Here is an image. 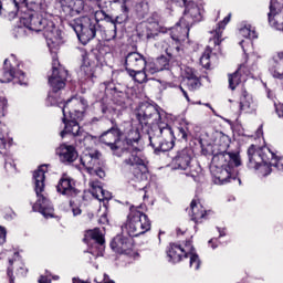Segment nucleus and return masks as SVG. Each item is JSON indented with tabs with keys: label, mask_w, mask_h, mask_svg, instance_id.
<instances>
[{
	"label": "nucleus",
	"mask_w": 283,
	"mask_h": 283,
	"mask_svg": "<svg viewBox=\"0 0 283 283\" xmlns=\"http://www.w3.org/2000/svg\"><path fill=\"white\" fill-rule=\"evenodd\" d=\"M111 248L115 253L132 255L134 253V239L132 235L125 237V234H118L111 242Z\"/></svg>",
	"instance_id": "nucleus-20"
},
{
	"label": "nucleus",
	"mask_w": 283,
	"mask_h": 283,
	"mask_svg": "<svg viewBox=\"0 0 283 283\" xmlns=\"http://www.w3.org/2000/svg\"><path fill=\"white\" fill-rule=\"evenodd\" d=\"M191 160H193L191 149L185 148L177 151V155L172 158L171 166L175 169L187 171L186 176H189L195 182H198L200 180L202 168L198 165H191Z\"/></svg>",
	"instance_id": "nucleus-11"
},
{
	"label": "nucleus",
	"mask_w": 283,
	"mask_h": 283,
	"mask_svg": "<svg viewBox=\"0 0 283 283\" xmlns=\"http://www.w3.org/2000/svg\"><path fill=\"white\" fill-rule=\"evenodd\" d=\"M9 264H12V260H9Z\"/></svg>",
	"instance_id": "nucleus-61"
},
{
	"label": "nucleus",
	"mask_w": 283,
	"mask_h": 283,
	"mask_svg": "<svg viewBox=\"0 0 283 283\" xmlns=\"http://www.w3.org/2000/svg\"><path fill=\"white\" fill-rule=\"evenodd\" d=\"M186 84L188 90H190L191 92H193V90H199L200 87V80L198 77H196L195 75H190L186 78Z\"/></svg>",
	"instance_id": "nucleus-39"
},
{
	"label": "nucleus",
	"mask_w": 283,
	"mask_h": 283,
	"mask_svg": "<svg viewBox=\"0 0 283 283\" xmlns=\"http://www.w3.org/2000/svg\"><path fill=\"white\" fill-rule=\"evenodd\" d=\"M56 191L62 193V196H76V193H78L74 187V180L67 176H63L60 179L56 186Z\"/></svg>",
	"instance_id": "nucleus-29"
},
{
	"label": "nucleus",
	"mask_w": 283,
	"mask_h": 283,
	"mask_svg": "<svg viewBox=\"0 0 283 283\" xmlns=\"http://www.w3.org/2000/svg\"><path fill=\"white\" fill-rule=\"evenodd\" d=\"M73 283H90V282H85V281H82L81 279L73 277Z\"/></svg>",
	"instance_id": "nucleus-56"
},
{
	"label": "nucleus",
	"mask_w": 283,
	"mask_h": 283,
	"mask_svg": "<svg viewBox=\"0 0 283 283\" xmlns=\"http://www.w3.org/2000/svg\"><path fill=\"white\" fill-rule=\"evenodd\" d=\"M239 184L242 182L240 179H238Z\"/></svg>",
	"instance_id": "nucleus-64"
},
{
	"label": "nucleus",
	"mask_w": 283,
	"mask_h": 283,
	"mask_svg": "<svg viewBox=\"0 0 283 283\" xmlns=\"http://www.w3.org/2000/svg\"><path fill=\"white\" fill-rule=\"evenodd\" d=\"M85 240H92L94 248L98 249L97 253L95 254L96 258H98V255H103V251H105V238H103V233H101L98 228L88 230L85 234Z\"/></svg>",
	"instance_id": "nucleus-28"
},
{
	"label": "nucleus",
	"mask_w": 283,
	"mask_h": 283,
	"mask_svg": "<svg viewBox=\"0 0 283 283\" xmlns=\"http://www.w3.org/2000/svg\"><path fill=\"white\" fill-rule=\"evenodd\" d=\"M212 138V161L210 172L214 185H227L238 180V167L242 165L240 155L235 153H227L231 139L221 132H216Z\"/></svg>",
	"instance_id": "nucleus-3"
},
{
	"label": "nucleus",
	"mask_w": 283,
	"mask_h": 283,
	"mask_svg": "<svg viewBox=\"0 0 283 283\" xmlns=\"http://www.w3.org/2000/svg\"><path fill=\"white\" fill-rule=\"evenodd\" d=\"M167 255L169 262H172V264H178V262L185 260V258H189L190 269H193V271L200 269V256L197 255L191 241H187L185 245L171 243L167 251Z\"/></svg>",
	"instance_id": "nucleus-10"
},
{
	"label": "nucleus",
	"mask_w": 283,
	"mask_h": 283,
	"mask_svg": "<svg viewBox=\"0 0 283 283\" xmlns=\"http://www.w3.org/2000/svg\"><path fill=\"white\" fill-rule=\"evenodd\" d=\"M229 21H231V13L228 14L223 21L219 22L212 31H210L211 36L209 39V45L200 57V63L206 70H209L211 66V52H213V48H218V50H220V43L224 41V39H222V32H224Z\"/></svg>",
	"instance_id": "nucleus-12"
},
{
	"label": "nucleus",
	"mask_w": 283,
	"mask_h": 283,
	"mask_svg": "<svg viewBox=\"0 0 283 283\" xmlns=\"http://www.w3.org/2000/svg\"><path fill=\"white\" fill-rule=\"evenodd\" d=\"M7 235H8V232L6 231V228L0 226V247L6 244Z\"/></svg>",
	"instance_id": "nucleus-43"
},
{
	"label": "nucleus",
	"mask_w": 283,
	"mask_h": 283,
	"mask_svg": "<svg viewBox=\"0 0 283 283\" xmlns=\"http://www.w3.org/2000/svg\"><path fill=\"white\" fill-rule=\"evenodd\" d=\"M30 28H32V21L28 13H20V25L13 29V36L15 39H23V36H28V34H32V32H41Z\"/></svg>",
	"instance_id": "nucleus-24"
},
{
	"label": "nucleus",
	"mask_w": 283,
	"mask_h": 283,
	"mask_svg": "<svg viewBox=\"0 0 283 283\" xmlns=\"http://www.w3.org/2000/svg\"><path fill=\"white\" fill-rule=\"evenodd\" d=\"M239 108L242 114H253L258 109V104L253 99V96L244 91L240 97Z\"/></svg>",
	"instance_id": "nucleus-30"
},
{
	"label": "nucleus",
	"mask_w": 283,
	"mask_h": 283,
	"mask_svg": "<svg viewBox=\"0 0 283 283\" xmlns=\"http://www.w3.org/2000/svg\"><path fill=\"white\" fill-rule=\"evenodd\" d=\"M62 120L64 123V129L60 133L61 138L72 136L75 138V143H80V145L84 144V146L92 140V135H88L87 132H84L83 128H81V125H78L77 120L81 119H74L66 116V119L64 120L63 117Z\"/></svg>",
	"instance_id": "nucleus-15"
},
{
	"label": "nucleus",
	"mask_w": 283,
	"mask_h": 283,
	"mask_svg": "<svg viewBox=\"0 0 283 283\" xmlns=\"http://www.w3.org/2000/svg\"><path fill=\"white\" fill-rule=\"evenodd\" d=\"M94 8L97 6L98 10L94 9V17L97 21H114V15H112V10L114 9V3H119L122 12L127 14L129 12V6H132V0H97L93 1Z\"/></svg>",
	"instance_id": "nucleus-13"
},
{
	"label": "nucleus",
	"mask_w": 283,
	"mask_h": 283,
	"mask_svg": "<svg viewBox=\"0 0 283 283\" xmlns=\"http://www.w3.org/2000/svg\"><path fill=\"white\" fill-rule=\"evenodd\" d=\"M177 3H179V6H184L185 8H187V6H189V2H191L190 0H175Z\"/></svg>",
	"instance_id": "nucleus-52"
},
{
	"label": "nucleus",
	"mask_w": 283,
	"mask_h": 283,
	"mask_svg": "<svg viewBox=\"0 0 283 283\" xmlns=\"http://www.w3.org/2000/svg\"><path fill=\"white\" fill-rule=\"evenodd\" d=\"M180 90H181L182 95L185 96L186 101H188V103H189V101H191V99L189 98V94H187V91H185V88L180 87Z\"/></svg>",
	"instance_id": "nucleus-54"
},
{
	"label": "nucleus",
	"mask_w": 283,
	"mask_h": 283,
	"mask_svg": "<svg viewBox=\"0 0 283 283\" xmlns=\"http://www.w3.org/2000/svg\"><path fill=\"white\" fill-rule=\"evenodd\" d=\"M97 283H116V282H114L113 280H109V275L104 274L103 281L97 282Z\"/></svg>",
	"instance_id": "nucleus-51"
},
{
	"label": "nucleus",
	"mask_w": 283,
	"mask_h": 283,
	"mask_svg": "<svg viewBox=\"0 0 283 283\" xmlns=\"http://www.w3.org/2000/svg\"><path fill=\"white\" fill-rule=\"evenodd\" d=\"M53 280H59V276H53Z\"/></svg>",
	"instance_id": "nucleus-59"
},
{
	"label": "nucleus",
	"mask_w": 283,
	"mask_h": 283,
	"mask_svg": "<svg viewBox=\"0 0 283 283\" xmlns=\"http://www.w3.org/2000/svg\"><path fill=\"white\" fill-rule=\"evenodd\" d=\"M45 174H48V165L40 166L33 172L34 190L38 196V200L33 205V211H39L44 218H54V207L43 195L45 189Z\"/></svg>",
	"instance_id": "nucleus-8"
},
{
	"label": "nucleus",
	"mask_w": 283,
	"mask_h": 283,
	"mask_svg": "<svg viewBox=\"0 0 283 283\" xmlns=\"http://www.w3.org/2000/svg\"><path fill=\"white\" fill-rule=\"evenodd\" d=\"M124 138L128 147L124 148L122 153V158H124L123 166L132 169L136 182H147L149 178L147 165H145V160L140 157V149L132 146L133 143L140 140V130L132 124H127Z\"/></svg>",
	"instance_id": "nucleus-5"
},
{
	"label": "nucleus",
	"mask_w": 283,
	"mask_h": 283,
	"mask_svg": "<svg viewBox=\"0 0 283 283\" xmlns=\"http://www.w3.org/2000/svg\"><path fill=\"white\" fill-rule=\"evenodd\" d=\"M207 216H209V212L205 210L202 205L197 203L196 201L190 203V217L192 222L200 224L202 221L207 220Z\"/></svg>",
	"instance_id": "nucleus-34"
},
{
	"label": "nucleus",
	"mask_w": 283,
	"mask_h": 283,
	"mask_svg": "<svg viewBox=\"0 0 283 283\" xmlns=\"http://www.w3.org/2000/svg\"><path fill=\"white\" fill-rule=\"evenodd\" d=\"M144 71L149 76V74H157V72H163V67L158 66L156 62L146 64Z\"/></svg>",
	"instance_id": "nucleus-40"
},
{
	"label": "nucleus",
	"mask_w": 283,
	"mask_h": 283,
	"mask_svg": "<svg viewBox=\"0 0 283 283\" xmlns=\"http://www.w3.org/2000/svg\"><path fill=\"white\" fill-rule=\"evenodd\" d=\"M72 212H73V216H74V217L81 216V213H82L81 208H73V209H72Z\"/></svg>",
	"instance_id": "nucleus-53"
},
{
	"label": "nucleus",
	"mask_w": 283,
	"mask_h": 283,
	"mask_svg": "<svg viewBox=\"0 0 283 283\" xmlns=\"http://www.w3.org/2000/svg\"><path fill=\"white\" fill-rule=\"evenodd\" d=\"M105 23L108 24H99L96 39H101L102 41H114L117 34L116 19H113V21H105Z\"/></svg>",
	"instance_id": "nucleus-26"
},
{
	"label": "nucleus",
	"mask_w": 283,
	"mask_h": 283,
	"mask_svg": "<svg viewBox=\"0 0 283 283\" xmlns=\"http://www.w3.org/2000/svg\"><path fill=\"white\" fill-rule=\"evenodd\" d=\"M198 21H202V11H200V7L193 2H188L184 17L180 19L181 25H189L191 28Z\"/></svg>",
	"instance_id": "nucleus-22"
},
{
	"label": "nucleus",
	"mask_w": 283,
	"mask_h": 283,
	"mask_svg": "<svg viewBox=\"0 0 283 283\" xmlns=\"http://www.w3.org/2000/svg\"><path fill=\"white\" fill-rule=\"evenodd\" d=\"M247 43L244 40L239 42V45L242 48L243 52L247 53V46L244 45Z\"/></svg>",
	"instance_id": "nucleus-55"
},
{
	"label": "nucleus",
	"mask_w": 283,
	"mask_h": 283,
	"mask_svg": "<svg viewBox=\"0 0 283 283\" xmlns=\"http://www.w3.org/2000/svg\"><path fill=\"white\" fill-rule=\"evenodd\" d=\"M127 74L132 76L136 83H147V76H149L145 69L130 70Z\"/></svg>",
	"instance_id": "nucleus-38"
},
{
	"label": "nucleus",
	"mask_w": 283,
	"mask_h": 283,
	"mask_svg": "<svg viewBox=\"0 0 283 283\" xmlns=\"http://www.w3.org/2000/svg\"><path fill=\"white\" fill-rule=\"evenodd\" d=\"M6 109H8V98L0 96V149L6 147V136H8V127L1 124L3 116H6Z\"/></svg>",
	"instance_id": "nucleus-31"
},
{
	"label": "nucleus",
	"mask_w": 283,
	"mask_h": 283,
	"mask_svg": "<svg viewBox=\"0 0 283 283\" xmlns=\"http://www.w3.org/2000/svg\"><path fill=\"white\" fill-rule=\"evenodd\" d=\"M56 156H59L61 163H74L78 158V153L76 148L72 145L62 144L55 150Z\"/></svg>",
	"instance_id": "nucleus-27"
},
{
	"label": "nucleus",
	"mask_w": 283,
	"mask_h": 283,
	"mask_svg": "<svg viewBox=\"0 0 283 283\" xmlns=\"http://www.w3.org/2000/svg\"><path fill=\"white\" fill-rule=\"evenodd\" d=\"M7 275L9 277V282L14 283V273L12 272V268H8Z\"/></svg>",
	"instance_id": "nucleus-47"
},
{
	"label": "nucleus",
	"mask_w": 283,
	"mask_h": 283,
	"mask_svg": "<svg viewBox=\"0 0 283 283\" xmlns=\"http://www.w3.org/2000/svg\"><path fill=\"white\" fill-rule=\"evenodd\" d=\"M95 70L96 64L90 61V56H84L83 64L80 69L82 85H87V87H92V85H94V78H96V76L94 75Z\"/></svg>",
	"instance_id": "nucleus-21"
},
{
	"label": "nucleus",
	"mask_w": 283,
	"mask_h": 283,
	"mask_svg": "<svg viewBox=\"0 0 283 283\" xmlns=\"http://www.w3.org/2000/svg\"><path fill=\"white\" fill-rule=\"evenodd\" d=\"M85 109H87V101L82 97H73L66 101L62 106L64 120H67V116L73 118V120H83Z\"/></svg>",
	"instance_id": "nucleus-17"
},
{
	"label": "nucleus",
	"mask_w": 283,
	"mask_h": 283,
	"mask_svg": "<svg viewBox=\"0 0 283 283\" xmlns=\"http://www.w3.org/2000/svg\"><path fill=\"white\" fill-rule=\"evenodd\" d=\"M120 138H123L120 129L113 127L101 135L99 142L103 143V145H106V147H109L115 156L120 157L124 151V148L120 147Z\"/></svg>",
	"instance_id": "nucleus-18"
},
{
	"label": "nucleus",
	"mask_w": 283,
	"mask_h": 283,
	"mask_svg": "<svg viewBox=\"0 0 283 283\" xmlns=\"http://www.w3.org/2000/svg\"><path fill=\"white\" fill-rule=\"evenodd\" d=\"M158 67H163V70H169V60L166 56H161L155 62Z\"/></svg>",
	"instance_id": "nucleus-41"
},
{
	"label": "nucleus",
	"mask_w": 283,
	"mask_h": 283,
	"mask_svg": "<svg viewBox=\"0 0 283 283\" xmlns=\"http://www.w3.org/2000/svg\"><path fill=\"white\" fill-rule=\"evenodd\" d=\"M147 65V60L145 56L138 52H130L125 57V67L126 72H130V70H145Z\"/></svg>",
	"instance_id": "nucleus-25"
},
{
	"label": "nucleus",
	"mask_w": 283,
	"mask_h": 283,
	"mask_svg": "<svg viewBox=\"0 0 283 283\" xmlns=\"http://www.w3.org/2000/svg\"><path fill=\"white\" fill-rule=\"evenodd\" d=\"M146 30L147 39H154L155 36H158V32H161L160 24L158 23V21L154 22V18L148 19V25L146 27Z\"/></svg>",
	"instance_id": "nucleus-36"
},
{
	"label": "nucleus",
	"mask_w": 283,
	"mask_h": 283,
	"mask_svg": "<svg viewBox=\"0 0 283 283\" xmlns=\"http://www.w3.org/2000/svg\"><path fill=\"white\" fill-rule=\"evenodd\" d=\"M218 231H219V237H220V238H223V235H226L224 229L218 228Z\"/></svg>",
	"instance_id": "nucleus-57"
},
{
	"label": "nucleus",
	"mask_w": 283,
	"mask_h": 283,
	"mask_svg": "<svg viewBox=\"0 0 283 283\" xmlns=\"http://www.w3.org/2000/svg\"><path fill=\"white\" fill-rule=\"evenodd\" d=\"M90 193H92L93 198L98 200L99 202H104V212L99 214L98 223L99 224H108L109 219H107V203L112 200V192L103 189V184L98 180H91L88 182Z\"/></svg>",
	"instance_id": "nucleus-16"
},
{
	"label": "nucleus",
	"mask_w": 283,
	"mask_h": 283,
	"mask_svg": "<svg viewBox=\"0 0 283 283\" xmlns=\"http://www.w3.org/2000/svg\"><path fill=\"white\" fill-rule=\"evenodd\" d=\"M11 81L17 85H28V77H25L23 71L19 70V62H17L14 55L4 60L3 74L0 83H11Z\"/></svg>",
	"instance_id": "nucleus-14"
},
{
	"label": "nucleus",
	"mask_w": 283,
	"mask_h": 283,
	"mask_svg": "<svg viewBox=\"0 0 283 283\" xmlns=\"http://www.w3.org/2000/svg\"><path fill=\"white\" fill-rule=\"evenodd\" d=\"M104 85H105V87H106V90H107V92H116V86H114V83L113 82H104Z\"/></svg>",
	"instance_id": "nucleus-46"
},
{
	"label": "nucleus",
	"mask_w": 283,
	"mask_h": 283,
	"mask_svg": "<svg viewBox=\"0 0 283 283\" xmlns=\"http://www.w3.org/2000/svg\"><path fill=\"white\" fill-rule=\"evenodd\" d=\"M189 25H185L179 22L171 29L170 36L172 41H176L177 43H184V41H187L189 38Z\"/></svg>",
	"instance_id": "nucleus-32"
},
{
	"label": "nucleus",
	"mask_w": 283,
	"mask_h": 283,
	"mask_svg": "<svg viewBox=\"0 0 283 283\" xmlns=\"http://www.w3.org/2000/svg\"><path fill=\"white\" fill-rule=\"evenodd\" d=\"M208 244L211 247V249H218V239L213 238L208 241Z\"/></svg>",
	"instance_id": "nucleus-48"
},
{
	"label": "nucleus",
	"mask_w": 283,
	"mask_h": 283,
	"mask_svg": "<svg viewBox=\"0 0 283 283\" xmlns=\"http://www.w3.org/2000/svg\"><path fill=\"white\" fill-rule=\"evenodd\" d=\"M269 23L275 30H283V6L272 0L270 3V12L268 13Z\"/></svg>",
	"instance_id": "nucleus-23"
},
{
	"label": "nucleus",
	"mask_w": 283,
	"mask_h": 283,
	"mask_svg": "<svg viewBox=\"0 0 283 283\" xmlns=\"http://www.w3.org/2000/svg\"><path fill=\"white\" fill-rule=\"evenodd\" d=\"M4 169L9 170V169H14V164L12 163V160H6L4 163Z\"/></svg>",
	"instance_id": "nucleus-50"
},
{
	"label": "nucleus",
	"mask_w": 283,
	"mask_h": 283,
	"mask_svg": "<svg viewBox=\"0 0 283 283\" xmlns=\"http://www.w3.org/2000/svg\"><path fill=\"white\" fill-rule=\"evenodd\" d=\"M94 120H98V119H97V118H94L93 122H94Z\"/></svg>",
	"instance_id": "nucleus-63"
},
{
	"label": "nucleus",
	"mask_w": 283,
	"mask_h": 283,
	"mask_svg": "<svg viewBox=\"0 0 283 283\" xmlns=\"http://www.w3.org/2000/svg\"><path fill=\"white\" fill-rule=\"evenodd\" d=\"M61 7V14L64 19L80 17L69 22L74 30L78 41L86 45L98 34L99 23L103 20L94 15V0H57Z\"/></svg>",
	"instance_id": "nucleus-2"
},
{
	"label": "nucleus",
	"mask_w": 283,
	"mask_h": 283,
	"mask_svg": "<svg viewBox=\"0 0 283 283\" xmlns=\"http://www.w3.org/2000/svg\"><path fill=\"white\" fill-rule=\"evenodd\" d=\"M94 282H98V280H97V279H95V280H94Z\"/></svg>",
	"instance_id": "nucleus-62"
},
{
	"label": "nucleus",
	"mask_w": 283,
	"mask_h": 283,
	"mask_svg": "<svg viewBox=\"0 0 283 283\" xmlns=\"http://www.w3.org/2000/svg\"><path fill=\"white\" fill-rule=\"evenodd\" d=\"M249 169L258 171L259 176H270L273 167V163L277 160V156L266 147H255L252 145L248 149Z\"/></svg>",
	"instance_id": "nucleus-6"
},
{
	"label": "nucleus",
	"mask_w": 283,
	"mask_h": 283,
	"mask_svg": "<svg viewBox=\"0 0 283 283\" xmlns=\"http://www.w3.org/2000/svg\"><path fill=\"white\" fill-rule=\"evenodd\" d=\"M239 36L243 39H248V45L251 44V39H258V33L255 32V28L251 24H242L239 29Z\"/></svg>",
	"instance_id": "nucleus-35"
},
{
	"label": "nucleus",
	"mask_w": 283,
	"mask_h": 283,
	"mask_svg": "<svg viewBox=\"0 0 283 283\" xmlns=\"http://www.w3.org/2000/svg\"><path fill=\"white\" fill-rule=\"evenodd\" d=\"M197 105H202V103L201 102H197Z\"/></svg>",
	"instance_id": "nucleus-60"
},
{
	"label": "nucleus",
	"mask_w": 283,
	"mask_h": 283,
	"mask_svg": "<svg viewBox=\"0 0 283 283\" xmlns=\"http://www.w3.org/2000/svg\"><path fill=\"white\" fill-rule=\"evenodd\" d=\"M18 275H20L21 277L28 275V269H25L23 265H21V266L18 269Z\"/></svg>",
	"instance_id": "nucleus-49"
},
{
	"label": "nucleus",
	"mask_w": 283,
	"mask_h": 283,
	"mask_svg": "<svg viewBox=\"0 0 283 283\" xmlns=\"http://www.w3.org/2000/svg\"><path fill=\"white\" fill-rule=\"evenodd\" d=\"M27 14L31 21L30 30L43 32L51 52H56L65 43L63 31L56 28V17L48 13L45 0H0V17L12 21L17 12Z\"/></svg>",
	"instance_id": "nucleus-1"
},
{
	"label": "nucleus",
	"mask_w": 283,
	"mask_h": 283,
	"mask_svg": "<svg viewBox=\"0 0 283 283\" xmlns=\"http://www.w3.org/2000/svg\"><path fill=\"white\" fill-rule=\"evenodd\" d=\"M136 118L140 125H157L155 128L156 134L149 135L150 146L155 149V154L174 149V130L169 125L160 122L163 117L154 105L143 104L139 106Z\"/></svg>",
	"instance_id": "nucleus-4"
},
{
	"label": "nucleus",
	"mask_w": 283,
	"mask_h": 283,
	"mask_svg": "<svg viewBox=\"0 0 283 283\" xmlns=\"http://www.w3.org/2000/svg\"><path fill=\"white\" fill-rule=\"evenodd\" d=\"M242 81H247L244 76H242V67H240L237 72L229 75V87L230 90H235Z\"/></svg>",
	"instance_id": "nucleus-37"
},
{
	"label": "nucleus",
	"mask_w": 283,
	"mask_h": 283,
	"mask_svg": "<svg viewBox=\"0 0 283 283\" xmlns=\"http://www.w3.org/2000/svg\"><path fill=\"white\" fill-rule=\"evenodd\" d=\"M151 229V221L149 217L140 211L138 207H130V212L128 213L127 221L124 227H122L123 233H127L130 238H138L147 233Z\"/></svg>",
	"instance_id": "nucleus-9"
},
{
	"label": "nucleus",
	"mask_w": 283,
	"mask_h": 283,
	"mask_svg": "<svg viewBox=\"0 0 283 283\" xmlns=\"http://www.w3.org/2000/svg\"><path fill=\"white\" fill-rule=\"evenodd\" d=\"M101 153H88L84 154L81 157V165L86 168V171L91 174V176H97L98 178H105V170L98 167V158Z\"/></svg>",
	"instance_id": "nucleus-19"
},
{
	"label": "nucleus",
	"mask_w": 283,
	"mask_h": 283,
	"mask_svg": "<svg viewBox=\"0 0 283 283\" xmlns=\"http://www.w3.org/2000/svg\"><path fill=\"white\" fill-rule=\"evenodd\" d=\"M205 105H206V107H209V108L212 109V112H213V108L211 107V104L207 103V104H205Z\"/></svg>",
	"instance_id": "nucleus-58"
},
{
	"label": "nucleus",
	"mask_w": 283,
	"mask_h": 283,
	"mask_svg": "<svg viewBox=\"0 0 283 283\" xmlns=\"http://www.w3.org/2000/svg\"><path fill=\"white\" fill-rule=\"evenodd\" d=\"M177 132H178V136H179V138H181V140H187V136H188V133H189L187 127H179L177 129Z\"/></svg>",
	"instance_id": "nucleus-42"
},
{
	"label": "nucleus",
	"mask_w": 283,
	"mask_h": 283,
	"mask_svg": "<svg viewBox=\"0 0 283 283\" xmlns=\"http://www.w3.org/2000/svg\"><path fill=\"white\" fill-rule=\"evenodd\" d=\"M269 70L274 78H283V52H279L273 56Z\"/></svg>",
	"instance_id": "nucleus-33"
},
{
	"label": "nucleus",
	"mask_w": 283,
	"mask_h": 283,
	"mask_svg": "<svg viewBox=\"0 0 283 283\" xmlns=\"http://www.w3.org/2000/svg\"><path fill=\"white\" fill-rule=\"evenodd\" d=\"M67 82V70L59 63V59L53 56L52 62V73L49 75V85L51 92L46 98V105L54 107H61L63 105V99L59 96V92L65 87Z\"/></svg>",
	"instance_id": "nucleus-7"
},
{
	"label": "nucleus",
	"mask_w": 283,
	"mask_h": 283,
	"mask_svg": "<svg viewBox=\"0 0 283 283\" xmlns=\"http://www.w3.org/2000/svg\"><path fill=\"white\" fill-rule=\"evenodd\" d=\"M39 283H52L51 274L46 272L45 275H41Z\"/></svg>",
	"instance_id": "nucleus-45"
},
{
	"label": "nucleus",
	"mask_w": 283,
	"mask_h": 283,
	"mask_svg": "<svg viewBox=\"0 0 283 283\" xmlns=\"http://www.w3.org/2000/svg\"><path fill=\"white\" fill-rule=\"evenodd\" d=\"M273 167H275L281 174H283V159L276 158L275 163H272Z\"/></svg>",
	"instance_id": "nucleus-44"
}]
</instances>
